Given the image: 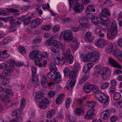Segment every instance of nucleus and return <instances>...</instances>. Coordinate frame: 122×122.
<instances>
[{"instance_id":"f257e3e1","label":"nucleus","mask_w":122,"mask_h":122,"mask_svg":"<svg viewBox=\"0 0 122 122\" xmlns=\"http://www.w3.org/2000/svg\"><path fill=\"white\" fill-rule=\"evenodd\" d=\"M50 69L52 70L48 72L46 74V76L49 79L52 80L55 83H60L62 80L61 76L59 72H57L56 67L54 63H52L50 66Z\"/></svg>"},{"instance_id":"f03ea898","label":"nucleus","mask_w":122,"mask_h":122,"mask_svg":"<svg viewBox=\"0 0 122 122\" xmlns=\"http://www.w3.org/2000/svg\"><path fill=\"white\" fill-rule=\"evenodd\" d=\"M96 98L100 102L103 104V105L104 107H105L109 104V96L104 93L102 92L97 94Z\"/></svg>"},{"instance_id":"7ed1b4c3","label":"nucleus","mask_w":122,"mask_h":122,"mask_svg":"<svg viewBox=\"0 0 122 122\" xmlns=\"http://www.w3.org/2000/svg\"><path fill=\"white\" fill-rule=\"evenodd\" d=\"M117 26L115 21H113L111 23L110 30L107 31V36L108 38L112 39L114 38V36L117 32Z\"/></svg>"},{"instance_id":"20e7f679","label":"nucleus","mask_w":122,"mask_h":122,"mask_svg":"<svg viewBox=\"0 0 122 122\" xmlns=\"http://www.w3.org/2000/svg\"><path fill=\"white\" fill-rule=\"evenodd\" d=\"M29 56L31 58L35 59L34 62L36 65H37L38 64L37 62H40L41 60L39 52L37 50H34L31 52Z\"/></svg>"},{"instance_id":"39448f33","label":"nucleus","mask_w":122,"mask_h":122,"mask_svg":"<svg viewBox=\"0 0 122 122\" xmlns=\"http://www.w3.org/2000/svg\"><path fill=\"white\" fill-rule=\"evenodd\" d=\"M79 21L80 24L79 26L80 28L82 30H84L89 27L88 19L87 17L85 16L81 17Z\"/></svg>"},{"instance_id":"423d86ee","label":"nucleus","mask_w":122,"mask_h":122,"mask_svg":"<svg viewBox=\"0 0 122 122\" xmlns=\"http://www.w3.org/2000/svg\"><path fill=\"white\" fill-rule=\"evenodd\" d=\"M63 35L64 40L65 41H70L73 39V34L71 31L66 30L63 31L61 33L60 37Z\"/></svg>"},{"instance_id":"0eeeda50","label":"nucleus","mask_w":122,"mask_h":122,"mask_svg":"<svg viewBox=\"0 0 122 122\" xmlns=\"http://www.w3.org/2000/svg\"><path fill=\"white\" fill-rule=\"evenodd\" d=\"M73 9L77 13H81L84 9L83 5L82 4H79L78 2H76L74 6Z\"/></svg>"},{"instance_id":"6e6552de","label":"nucleus","mask_w":122,"mask_h":122,"mask_svg":"<svg viewBox=\"0 0 122 122\" xmlns=\"http://www.w3.org/2000/svg\"><path fill=\"white\" fill-rule=\"evenodd\" d=\"M88 18L91 17V20L92 22L95 24L100 23V19L99 17H98L94 15V14L89 13L87 15Z\"/></svg>"},{"instance_id":"1a4fd4ad","label":"nucleus","mask_w":122,"mask_h":122,"mask_svg":"<svg viewBox=\"0 0 122 122\" xmlns=\"http://www.w3.org/2000/svg\"><path fill=\"white\" fill-rule=\"evenodd\" d=\"M42 22V20L40 19H34L31 21V26L32 28H36L38 27Z\"/></svg>"},{"instance_id":"9d476101","label":"nucleus","mask_w":122,"mask_h":122,"mask_svg":"<svg viewBox=\"0 0 122 122\" xmlns=\"http://www.w3.org/2000/svg\"><path fill=\"white\" fill-rule=\"evenodd\" d=\"M113 53L119 61L122 62V52H121V51L118 49H115Z\"/></svg>"},{"instance_id":"9b49d317","label":"nucleus","mask_w":122,"mask_h":122,"mask_svg":"<svg viewBox=\"0 0 122 122\" xmlns=\"http://www.w3.org/2000/svg\"><path fill=\"white\" fill-rule=\"evenodd\" d=\"M10 75L9 72H8L6 70L2 72L0 75V77L2 79H4L3 81L4 85H5L6 84L7 82L6 81H7V79L5 78V77Z\"/></svg>"},{"instance_id":"f8f14e48","label":"nucleus","mask_w":122,"mask_h":122,"mask_svg":"<svg viewBox=\"0 0 122 122\" xmlns=\"http://www.w3.org/2000/svg\"><path fill=\"white\" fill-rule=\"evenodd\" d=\"M108 60L109 63L113 66L119 68H120L121 67V66L118 62L112 58L109 57Z\"/></svg>"},{"instance_id":"ddd939ff","label":"nucleus","mask_w":122,"mask_h":122,"mask_svg":"<svg viewBox=\"0 0 122 122\" xmlns=\"http://www.w3.org/2000/svg\"><path fill=\"white\" fill-rule=\"evenodd\" d=\"M107 43V42L105 40L100 39L97 42V46L101 48H103L104 46Z\"/></svg>"},{"instance_id":"4468645a","label":"nucleus","mask_w":122,"mask_h":122,"mask_svg":"<svg viewBox=\"0 0 122 122\" xmlns=\"http://www.w3.org/2000/svg\"><path fill=\"white\" fill-rule=\"evenodd\" d=\"M31 82L35 87H36L39 85L38 76L37 75H32Z\"/></svg>"},{"instance_id":"2eb2a0df","label":"nucleus","mask_w":122,"mask_h":122,"mask_svg":"<svg viewBox=\"0 0 122 122\" xmlns=\"http://www.w3.org/2000/svg\"><path fill=\"white\" fill-rule=\"evenodd\" d=\"M84 86V91L86 93H87L90 92L92 90L94 85L88 83L87 84H85Z\"/></svg>"},{"instance_id":"dca6fc26","label":"nucleus","mask_w":122,"mask_h":122,"mask_svg":"<svg viewBox=\"0 0 122 122\" xmlns=\"http://www.w3.org/2000/svg\"><path fill=\"white\" fill-rule=\"evenodd\" d=\"M64 59L62 60L63 61H62L61 64H64L65 62H68L70 64L72 63L74 60V57L73 56L71 55L70 56L68 57V58L63 57Z\"/></svg>"},{"instance_id":"f3484780","label":"nucleus","mask_w":122,"mask_h":122,"mask_svg":"<svg viewBox=\"0 0 122 122\" xmlns=\"http://www.w3.org/2000/svg\"><path fill=\"white\" fill-rule=\"evenodd\" d=\"M102 16V15H99V18L100 19V23H102L103 22L104 23L108 24L110 23V21L109 20V19L108 20L107 17V16Z\"/></svg>"},{"instance_id":"a211bd4d","label":"nucleus","mask_w":122,"mask_h":122,"mask_svg":"<svg viewBox=\"0 0 122 122\" xmlns=\"http://www.w3.org/2000/svg\"><path fill=\"white\" fill-rule=\"evenodd\" d=\"M111 113L110 111L108 110H105L101 113V115H103V119L105 120H107L109 117Z\"/></svg>"},{"instance_id":"6ab92c4d","label":"nucleus","mask_w":122,"mask_h":122,"mask_svg":"<svg viewBox=\"0 0 122 122\" xmlns=\"http://www.w3.org/2000/svg\"><path fill=\"white\" fill-rule=\"evenodd\" d=\"M99 15L103 16H106L110 15V11L107 8H106L102 9L101 11V14Z\"/></svg>"},{"instance_id":"aec40b11","label":"nucleus","mask_w":122,"mask_h":122,"mask_svg":"<svg viewBox=\"0 0 122 122\" xmlns=\"http://www.w3.org/2000/svg\"><path fill=\"white\" fill-rule=\"evenodd\" d=\"M89 73L87 74H85L83 76L82 78L79 81V84L80 85H81L83 83H84L89 77Z\"/></svg>"},{"instance_id":"412c9836","label":"nucleus","mask_w":122,"mask_h":122,"mask_svg":"<svg viewBox=\"0 0 122 122\" xmlns=\"http://www.w3.org/2000/svg\"><path fill=\"white\" fill-rule=\"evenodd\" d=\"M89 111H87V113L84 116V118L86 119H93L95 117L96 115L95 114H92L90 113Z\"/></svg>"},{"instance_id":"4be33fe9","label":"nucleus","mask_w":122,"mask_h":122,"mask_svg":"<svg viewBox=\"0 0 122 122\" xmlns=\"http://www.w3.org/2000/svg\"><path fill=\"white\" fill-rule=\"evenodd\" d=\"M107 45V48L106 49V51L108 53H110L112 52L113 51V45L112 43H108L106 44Z\"/></svg>"},{"instance_id":"5701e85b","label":"nucleus","mask_w":122,"mask_h":122,"mask_svg":"<svg viewBox=\"0 0 122 122\" xmlns=\"http://www.w3.org/2000/svg\"><path fill=\"white\" fill-rule=\"evenodd\" d=\"M85 38L86 40L90 42H91L93 39V37L92 36V34L90 32H88L86 33Z\"/></svg>"},{"instance_id":"b1692460","label":"nucleus","mask_w":122,"mask_h":122,"mask_svg":"<svg viewBox=\"0 0 122 122\" xmlns=\"http://www.w3.org/2000/svg\"><path fill=\"white\" fill-rule=\"evenodd\" d=\"M50 49L56 56H60L59 51L56 47L55 46L51 47H50Z\"/></svg>"},{"instance_id":"393cba45","label":"nucleus","mask_w":122,"mask_h":122,"mask_svg":"<svg viewBox=\"0 0 122 122\" xmlns=\"http://www.w3.org/2000/svg\"><path fill=\"white\" fill-rule=\"evenodd\" d=\"M109 71V69L107 68H105L102 70L101 75L103 76V79L104 81L106 80L107 78H104V76H106L107 74V73H108Z\"/></svg>"},{"instance_id":"a878e982","label":"nucleus","mask_w":122,"mask_h":122,"mask_svg":"<svg viewBox=\"0 0 122 122\" xmlns=\"http://www.w3.org/2000/svg\"><path fill=\"white\" fill-rule=\"evenodd\" d=\"M6 70L8 72H9L10 74H11V71H13L14 70V66L13 65L7 66L6 65V66H5Z\"/></svg>"},{"instance_id":"bb28decb","label":"nucleus","mask_w":122,"mask_h":122,"mask_svg":"<svg viewBox=\"0 0 122 122\" xmlns=\"http://www.w3.org/2000/svg\"><path fill=\"white\" fill-rule=\"evenodd\" d=\"M33 96L35 97V99H40L43 97V95L41 92H37L33 94Z\"/></svg>"},{"instance_id":"cd10ccee","label":"nucleus","mask_w":122,"mask_h":122,"mask_svg":"<svg viewBox=\"0 0 122 122\" xmlns=\"http://www.w3.org/2000/svg\"><path fill=\"white\" fill-rule=\"evenodd\" d=\"M66 117L70 122H74L76 120V118L73 116H71L69 113H66Z\"/></svg>"},{"instance_id":"c85d7f7f","label":"nucleus","mask_w":122,"mask_h":122,"mask_svg":"<svg viewBox=\"0 0 122 122\" xmlns=\"http://www.w3.org/2000/svg\"><path fill=\"white\" fill-rule=\"evenodd\" d=\"M62 21L64 24L73 22L74 21L70 17H66L63 18Z\"/></svg>"},{"instance_id":"c756f323","label":"nucleus","mask_w":122,"mask_h":122,"mask_svg":"<svg viewBox=\"0 0 122 122\" xmlns=\"http://www.w3.org/2000/svg\"><path fill=\"white\" fill-rule=\"evenodd\" d=\"M64 58L63 57L61 58V59L60 57L56 56V58H55L54 60H53V61L55 62V63L57 64L58 65L60 64V65H61L64 64H61V61H63L62 60Z\"/></svg>"},{"instance_id":"7c9ffc66","label":"nucleus","mask_w":122,"mask_h":122,"mask_svg":"<svg viewBox=\"0 0 122 122\" xmlns=\"http://www.w3.org/2000/svg\"><path fill=\"white\" fill-rule=\"evenodd\" d=\"M85 110V109L83 108H77L75 111L74 112L77 115H78L82 113H84Z\"/></svg>"},{"instance_id":"2f4dec72","label":"nucleus","mask_w":122,"mask_h":122,"mask_svg":"<svg viewBox=\"0 0 122 122\" xmlns=\"http://www.w3.org/2000/svg\"><path fill=\"white\" fill-rule=\"evenodd\" d=\"M56 113V111L54 110H51L48 112L46 117L48 118H51L52 117L54 116Z\"/></svg>"},{"instance_id":"473e14b6","label":"nucleus","mask_w":122,"mask_h":122,"mask_svg":"<svg viewBox=\"0 0 122 122\" xmlns=\"http://www.w3.org/2000/svg\"><path fill=\"white\" fill-rule=\"evenodd\" d=\"M42 86L44 87H46L48 85V81L45 76H43L41 81Z\"/></svg>"},{"instance_id":"72a5a7b5","label":"nucleus","mask_w":122,"mask_h":122,"mask_svg":"<svg viewBox=\"0 0 122 122\" xmlns=\"http://www.w3.org/2000/svg\"><path fill=\"white\" fill-rule=\"evenodd\" d=\"M93 92L95 94V97L97 94H99L100 93H102V92L99 91L98 87L94 85L92 90Z\"/></svg>"},{"instance_id":"f704fd0d","label":"nucleus","mask_w":122,"mask_h":122,"mask_svg":"<svg viewBox=\"0 0 122 122\" xmlns=\"http://www.w3.org/2000/svg\"><path fill=\"white\" fill-rule=\"evenodd\" d=\"M121 97V94L118 92L114 93L113 94V99L115 100L119 99Z\"/></svg>"},{"instance_id":"c9c22d12","label":"nucleus","mask_w":122,"mask_h":122,"mask_svg":"<svg viewBox=\"0 0 122 122\" xmlns=\"http://www.w3.org/2000/svg\"><path fill=\"white\" fill-rule=\"evenodd\" d=\"M54 45L56 48H59L61 49L63 48V46L62 44L57 41H54Z\"/></svg>"},{"instance_id":"e433bc0d","label":"nucleus","mask_w":122,"mask_h":122,"mask_svg":"<svg viewBox=\"0 0 122 122\" xmlns=\"http://www.w3.org/2000/svg\"><path fill=\"white\" fill-rule=\"evenodd\" d=\"M87 105L89 107L93 108L95 107L96 103L94 101H88L87 102Z\"/></svg>"},{"instance_id":"4c0bfd02","label":"nucleus","mask_w":122,"mask_h":122,"mask_svg":"<svg viewBox=\"0 0 122 122\" xmlns=\"http://www.w3.org/2000/svg\"><path fill=\"white\" fill-rule=\"evenodd\" d=\"M25 100L24 98H22L20 102V108L21 109H23L25 105Z\"/></svg>"},{"instance_id":"58836bf2","label":"nucleus","mask_w":122,"mask_h":122,"mask_svg":"<svg viewBox=\"0 0 122 122\" xmlns=\"http://www.w3.org/2000/svg\"><path fill=\"white\" fill-rule=\"evenodd\" d=\"M90 54L92 58L93 59V57L97 58V57H100V53L97 51L91 53Z\"/></svg>"},{"instance_id":"ea45409f","label":"nucleus","mask_w":122,"mask_h":122,"mask_svg":"<svg viewBox=\"0 0 122 122\" xmlns=\"http://www.w3.org/2000/svg\"><path fill=\"white\" fill-rule=\"evenodd\" d=\"M80 69V67L79 64L78 63H75V66L74 67V71L75 72H78Z\"/></svg>"},{"instance_id":"a19ab883","label":"nucleus","mask_w":122,"mask_h":122,"mask_svg":"<svg viewBox=\"0 0 122 122\" xmlns=\"http://www.w3.org/2000/svg\"><path fill=\"white\" fill-rule=\"evenodd\" d=\"M76 81V80L75 79L71 80L69 84H67L66 86L73 88L75 84Z\"/></svg>"},{"instance_id":"79ce46f5","label":"nucleus","mask_w":122,"mask_h":122,"mask_svg":"<svg viewBox=\"0 0 122 122\" xmlns=\"http://www.w3.org/2000/svg\"><path fill=\"white\" fill-rule=\"evenodd\" d=\"M71 102V99L70 98H67L65 101L66 107V108H68L70 106V105Z\"/></svg>"},{"instance_id":"37998d69","label":"nucleus","mask_w":122,"mask_h":122,"mask_svg":"<svg viewBox=\"0 0 122 122\" xmlns=\"http://www.w3.org/2000/svg\"><path fill=\"white\" fill-rule=\"evenodd\" d=\"M77 73V72H75L73 70V71H71L69 75L70 76V77L71 78H73L72 80L74 79L76 80L75 78V76Z\"/></svg>"},{"instance_id":"c03bdc74","label":"nucleus","mask_w":122,"mask_h":122,"mask_svg":"<svg viewBox=\"0 0 122 122\" xmlns=\"http://www.w3.org/2000/svg\"><path fill=\"white\" fill-rule=\"evenodd\" d=\"M71 50L69 48H67L66 50L65 55L63 57H66L68 58V57L70 56H71Z\"/></svg>"},{"instance_id":"a18cd8bd","label":"nucleus","mask_w":122,"mask_h":122,"mask_svg":"<svg viewBox=\"0 0 122 122\" xmlns=\"http://www.w3.org/2000/svg\"><path fill=\"white\" fill-rule=\"evenodd\" d=\"M109 86V83L105 82L102 83L101 84V87L102 89H105L107 88Z\"/></svg>"},{"instance_id":"49530a36","label":"nucleus","mask_w":122,"mask_h":122,"mask_svg":"<svg viewBox=\"0 0 122 122\" xmlns=\"http://www.w3.org/2000/svg\"><path fill=\"white\" fill-rule=\"evenodd\" d=\"M10 14L9 12L7 11L0 9V15H9Z\"/></svg>"},{"instance_id":"de8ad7c7","label":"nucleus","mask_w":122,"mask_h":122,"mask_svg":"<svg viewBox=\"0 0 122 122\" xmlns=\"http://www.w3.org/2000/svg\"><path fill=\"white\" fill-rule=\"evenodd\" d=\"M42 41V38L41 37H37L35 38L33 41V42L34 43H39Z\"/></svg>"},{"instance_id":"09e8293b","label":"nucleus","mask_w":122,"mask_h":122,"mask_svg":"<svg viewBox=\"0 0 122 122\" xmlns=\"http://www.w3.org/2000/svg\"><path fill=\"white\" fill-rule=\"evenodd\" d=\"M10 39V38L9 37H6L4 40L2 45H6L8 43L10 42L11 40Z\"/></svg>"},{"instance_id":"8fccbe9b","label":"nucleus","mask_w":122,"mask_h":122,"mask_svg":"<svg viewBox=\"0 0 122 122\" xmlns=\"http://www.w3.org/2000/svg\"><path fill=\"white\" fill-rule=\"evenodd\" d=\"M92 60L91 56V54L86 55L84 60H83L84 61L88 62Z\"/></svg>"},{"instance_id":"3c124183","label":"nucleus","mask_w":122,"mask_h":122,"mask_svg":"<svg viewBox=\"0 0 122 122\" xmlns=\"http://www.w3.org/2000/svg\"><path fill=\"white\" fill-rule=\"evenodd\" d=\"M101 28V27L99 25H97L95 30V33L97 34H100L102 32Z\"/></svg>"},{"instance_id":"603ef678","label":"nucleus","mask_w":122,"mask_h":122,"mask_svg":"<svg viewBox=\"0 0 122 122\" xmlns=\"http://www.w3.org/2000/svg\"><path fill=\"white\" fill-rule=\"evenodd\" d=\"M31 6L30 5H25L20 8V9L23 11H26L28 10Z\"/></svg>"},{"instance_id":"864d4df0","label":"nucleus","mask_w":122,"mask_h":122,"mask_svg":"<svg viewBox=\"0 0 122 122\" xmlns=\"http://www.w3.org/2000/svg\"><path fill=\"white\" fill-rule=\"evenodd\" d=\"M23 20L22 18L19 17L17 19V21L14 23L15 25L17 26H19Z\"/></svg>"},{"instance_id":"5fc2aeb1","label":"nucleus","mask_w":122,"mask_h":122,"mask_svg":"<svg viewBox=\"0 0 122 122\" xmlns=\"http://www.w3.org/2000/svg\"><path fill=\"white\" fill-rule=\"evenodd\" d=\"M56 94V93L54 91H51L48 92V96L49 98L54 97Z\"/></svg>"},{"instance_id":"6e6d98bb","label":"nucleus","mask_w":122,"mask_h":122,"mask_svg":"<svg viewBox=\"0 0 122 122\" xmlns=\"http://www.w3.org/2000/svg\"><path fill=\"white\" fill-rule=\"evenodd\" d=\"M64 72L66 76L69 75L70 73V69L68 68H65L64 70Z\"/></svg>"},{"instance_id":"4d7b16f0","label":"nucleus","mask_w":122,"mask_h":122,"mask_svg":"<svg viewBox=\"0 0 122 122\" xmlns=\"http://www.w3.org/2000/svg\"><path fill=\"white\" fill-rule=\"evenodd\" d=\"M18 49L20 52L21 54H24L26 53V51L24 47L22 46H20L19 48Z\"/></svg>"},{"instance_id":"13d9d810","label":"nucleus","mask_w":122,"mask_h":122,"mask_svg":"<svg viewBox=\"0 0 122 122\" xmlns=\"http://www.w3.org/2000/svg\"><path fill=\"white\" fill-rule=\"evenodd\" d=\"M16 26H17L14 23L12 24L9 29L10 31L12 32L15 30L16 29Z\"/></svg>"},{"instance_id":"bf43d9fd","label":"nucleus","mask_w":122,"mask_h":122,"mask_svg":"<svg viewBox=\"0 0 122 122\" xmlns=\"http://www.w3.org/2000/svg\"><path fill=\"white\" fill-rule=\"evenodd\" d=\"M42 103H44L47 106H48V104L49 103V101L46 98H43L41 99V101L40 102Z\"/></svg>"},{"instance_id":"052dcab7","label":"nucleus","mask_w":122,"mask_h":122,"mask_svg":"<svg viewBox=\"0 0 122 122\" xmlns=\"http://www.w3.org/2000/svg\"><path fill=\"white\" fill-rule=\"evenodd\" d=\"M86 10L87 11H92L93 12L95 11V9L93 8V6L91 5H88L87 7Z\"/></svg>"},{"instance_id":"680f3d73","label":"nucleus","mask_w":122,"mask_h":122,"mask_svg":"<svg viewBox=\"0 0 122 122\" xmlns=\"http://www.w3.org/2000/svg\"><path fill=\"white\" fill-rule=\"evenodd\" d=\"M94 48L93 47L87 46L85 47V51L86 52H89L90 51L94 49Z\"/></svg>"},{"instance_id":"e2e57ef3","label":"nucleus","mask_w":122,"mask_h":122,"mask_svg":"<svg viewBox=\"0 0 122 122\" xmlns=\"http://www.w3.org/2000/svg\"><path fill=\"white\" fill-rule=\"evenodd\" d=\"M30 18V17H29L25 19L24 20V24L25 25H26L29 24Z\"/></svg>"},{"instance_id":"0e129e2a","label":"nucleus","mask_w":122,"mask_h":122,"mask_svg":"<svg viewBox=\"0 0 122 122\" xmlns=\"http://www.w3.org/2000/svg\"><path fill=\"white\" fill-rule=\"evenodd\" d=\"M6 10L11 12H19L18 10L12 8H8L6 9Z\"/></svg>"},{"instance_id":"69168bd1","label":"nucleus","mask_w":122,"mask_h":122,"mask_svg":"<svg viewBox=\"0 0 122 122\" xmlns=\"http://www.w3.org/2000/svg\"><path fill=\"white\" fill-rule=\"evenodd\" d=\"M4 54L2 57L5 58H7L10 57V55L7 53V50L4 51Z\"/></svg>"},{"instance_id":"338daca9","label":"nucleus","mask_w":122,"mask_h":122,"mask_svg":"<svg viewBox=\"0 0 122 122\" xmlns=\"http://www.w3.org/2000/svg\"><path fill=\"white\" fill-rule=\"evenodd\" d=\"M42 28L45 30H48L51 29V27L50 25H48L44 26L42 27Z\"/></svg>"},{"instance_id":"774afa93","label":"nucleus","mask_w":122,"mask_h":122,"mask_svg":"<svg viewBox=\"0 0 122 122\" xmlns=\"http://www.w3.org/2000/svg\"><path fill=\"white\" fill-rule=\"evenodd\" d=\"M6 94L10 96H12L13 94V92L12 91L9 89H6L5 91Z\"/></svg>"}]
</instances>
